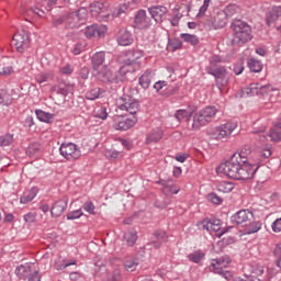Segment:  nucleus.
Wrapping results in <instances>:
<instances>
[{
  "instance_id": "1",
  "label": "nucleus",
  "mask_w": 281,
  "mask_h": 281,
  "mask_svg": "<svg viewBox=\"0 0 281 281\" xmlns=\"http://www.w3.org/2000/svg\"><path fill=\"white\" fill-rule=\"evenodd\" d=\"M216 172L237 181H248V179H254L256 167L249 162H244V160L240 159V156L233 154L229 160L222 162L216 168Z\"/></svg>"
},
{
  "instance_id": "2",
  "label": "nucleus",
  "mask_w": 281,
  "mask_h": 281,
  "mask_svg": "<svg viewBox=\"0 0 281 281\" xmlns=\"http://www.w3.org/2000/svg\"><path fill=\"white\" fill-rule=\"evenodd\" d=\"M241 93L245 95H258L262 100H269L270 102H276L280 91L271 85L260 86V83H250L249 87H246L241 90Z\"/></svg>"
},
{
  "instance_id": "3",
  "label": "nucleus",
  "mask_w": 281,
  "mask_h": 281,
  "mask_svg": "<svg viewBox=\"0 0 281 281\" xmlns=\"http://www.w3.org/2000/svg\"><path fill=\"white\" fill-rule=\"evenodd\" d=\"M231 29L233 30V45H245V43H249L251 40V26L247 24V22L241 20H234L231 24Z\"/></svg>"
},
{
  "instance_id": "4",
  "label": "nucleus",
  "mask_w": 281,
  "mask_h": 281,
  "mask_svg": "<svg viewBox=\"0 0 281 281\" xmlns=\"http://www.w3.org/2000/svg\"><path fill=\"white\" fill-rule=\"evenodd\" d=\"M124 75H126V71H123L122 67L120 70H115L109 66H102L101 70L95 72L100 82L110 85H117L119 82H122L124 80Z\"/></svg>"
},
{
  "instance_id": "5",
  "label": "nucleus",
  "mask_w": 281,
  "mask_h": 281,
  "mask_svg": "<svg viewBox=\"0 0 281 281\" xmlns=\"http://www.w3.org/2000/svg\"><path fill=\"white\" fill-rule=\"evenodd\" d=\"M216 113H218L216 106H206L200 110L193 116V131H199V128H201L202 126H207V124H210L214 120V117H216Z\"/></svg>"
},
{
  "instance_id": "6",
  "label": "nucleus",
  "mask_w": 281,
  "mask_h": 281,
  "mask_svg": "<svg viewBox=\"0 0 281 281\" xmlns=\"http://www.w3.org/2000/svg\"><path fill=\"white\" fill-rule=\"evenodd\" d=\"M88 11L85 8H80L78 11L65 13L66 16V27L74 30L85 25L87 22Z\"/></svg>"
},
{
  "instance_id": "7",
  "label": "nucleus",
  "mask_w": 281,
  "mask_h": 281,
  "mask_svg": "<svg viewBox=\"0 0 281 281\" xmlns=\"http://www.w3.org/2000/svg\"><path fill=\"white\" fill-rule=\"evenodd\" d=\"M116 104L121 111H126L133 117L139 113V101L128 94L119 98Z\"/></svg>"
},
{
  "instance_id": "8",
  "label": "nucleus",
  "mask_w": 281,
  "mask_h": 281,
  "mask_svg": "<svg viewBox=\"0 0 281 281\" xmlns=\"http://www.w3.org/2000/svg\"><path fill=\"white\" fill-rule=\"evenodd\" d=\"M236 128H238V123L227 122L217 127L210 128L207 133L213 139H225V137H229Z\"/></svg>"
},
{
  "instance_id": "9",
  "label": "nucleus",
  "mask_w": 281,
  "mask_h": 281,
  "mask_svg": "<svg viewBox=\"0 0 281 281\" xmlns=\"http://www.w3.org/2000/svg\"><path fill=\"white\" fill-rule=\"evenodd\" d=\"M139 58H144V52L130 50L127 53V59L122 66V71H125V74H133L134 71H137V69H139Z\"/></svg>"
},
{
  "instance_id": "10",
  "label": "nucleus",
  "mask_w": 281,
  "mask_h": 281,
  "mask_svg": "<svg viewBox=\"0 0 281 281\" xmlns=\"http://www.w3.org/2000/svg\"><path fill=\"white\" fill-rule=\"evenodd\" d=\"M227 265H229V257H220L211 260L209 269L213 273L223 276V278H232V272L227 270Z\"/></svg>"
},
{
  "instance_id": "11",
  "label": "nucleus",
  "mask_w": 281,
  "mask_h": 281,
  "mask_svg": "<svg viewBox=\"0 0 281 281\" xmlns=\"http://www.w3.org/2000/svg\"><path fill=\"white\" fill-rule=\"evenodd\" d=\"M59 153L67 161H76L82 157V151H80L78 145L74 143H63Z\"/></svg>"
},
{
  "instance_id": "12",
  "label": "nucleus",
  "mask_w": 281,
  "mask_h": 281,
  "mask_svg": "<svg viewBox=\"0 0 281 281\" xmlns=\"http://www.w3.org/2000/svg\"><path fill=\"white\" fill-rule=\"evenodd\" d=\"M206 72L214 76L218 89H221V87H227L229 83V72H227V69L224 66H218L214 69L206 68Z\"/></svg>"
},
{
  "instance_id": "13",
  "label": "nucleus",
  "mask_w": 281,
  "mask_h": 281,
  "mask_svg": "<svg viewBox=\"0 0 281 281\" xmlns=\"http://www.w3.org/2000/svg\"><path fill=\"white\" fill-rule=\"evenodd\" d=\"M199 229H205L206 232H214L218 238L225 234V231L221 232V220H204L198 223Z\"/></svg>"
},
{
  "instance_id": "14",
  "label": "nucleus",
  "mask_w": 281,
  "mask_h": 281,
  "mask_svg": "<svg viewBox=\"0 0 281 281\" xmlns=\"http://www.w3.org/2000/svg\"><path fill=\"white\" fill-rule=\"evenodd\" d=\"M13 43L15 45L16 52L23 54L27 47H30V35L25 31H21L13 35Z\"/></svg>"
},
{
  "instance_id": "15",
  "label": "nucleus",
  "mask_w": 281,
  "mask_h": 281,
  "mask_svg": "<svg viewBox=\"0 0 281 281\" xmlns=\"http://www.w3.org/2000/svg\"><path fill=\"white\" fill-rule=\"evenodd\" d=\"M90 14L94 19H109V7L103 2H92L90 4Z\"/></svg>"
},
{
  "instance_id": "16",
  "label": "nucleus",
  "mask_w": 281,
  "mask_h": 281,
  "mask_svg": "<svg viewBox=\"0 0 281 281\" xmlns=\"http://www.w3.org/2000/svg\"><path fill=\"white\" fill-rule=\"evenodd\" d=\"M249 221H254V213L247 210H241L232 216V223L245 227L249 224Z\"/></svg>"
},
{
  "instance_id": "17",
  "label": "nucleus",
  "mask_w": 281,
  "mask_h": 281,
  "mask_svg": "<svg viewBox=\"0 0 281 281\" xmlns=\"http://www.w3.org/2000/svg\"><path fill=\"white\" fill-rule=\"evenodd\" d=\"M134 25L138 30H146L150 25H153V20L150 19V16H148L146 11L139 10L135 15Z\"/></svg>"
},
{
  "instance_id": "18",
  "label": "nucleus",
  "mask_w": 281,
  "mask_h": 281,
  "mask_svg": "<svg viewBox=\"0 0 281 281\" xmlns=\"http://www.w3.org/2000/svg\"><path fill=\"white\" fill-rule=\"evenodd\" d=\"M225 19V13L220 11L206 21V25H209L211 30H221L227 25V21Z\"/></svg>"
},
{
  "instance_id": "19",
  "label": "nucleus",
  "mask_w": 281,
  "mask_h": 281,
  "mask_svg": "<svg viewBox=\"0 0 281 281\" xmlns=\"http://www.w3.org/2000/svg\"><path fill=\"white\" fill-rule=\"evenodd\" d=\"M106 30H108L106 25L93 24V25L87 26L85 31V35L87 36V38H93V36H98L99 38H102V36L106 34Z\"/></svg>"
},
{
  "instance_id": "20",
  "label": "nucleus",
  "mask_w": 281,
  "mask_h": 281,
  "mask_svg": "<svg viewBox=\"0 0 281 281\" xmlns=\"http://www.w3.org/2000/svg\"><path fill=\"white\" fill-rule=\"evenodd\" d=\"M67 205H68V200L67 198H63L60 200H57L52 209H50V214L54 218H58V216H63V214L65 213V211L67 210Z\"/></svg>"
},
{
  "instance_id": "21",
  "label": "nucleus",
  "mask_w": 281,
  "mask_h": 281,
  "mask_svg": "<svg viewBox=\"0 0 281 281\" xmlns=\"http://www.w3.org/2000/svg\"><path fill=\"white\" fill-rule=\"evenodd\" d=\"M148 11L155 23H161V21H164V16L168 13V9L164 5L151 7Z\"/></svg>"
},
{
  "instance_id": "22",
  "label": "nucleus",
  "mask_w": 281,
  "mask_h": 281,
  "mask_svg": "<svg viewBox=\"0 0 281 281\" xmlns=\"http://www.w3.org/2000/svg\"><path fill=\"white\" fill-rule=\"evenodd\" d=\"M104 59H105V55L103 52L95 53L92 56L93 71L98 74V71L102 70V67H106V65H104Z\"/></svg>"
},
{
  "instance_id": "23",
  "label": "nucleus",
  "mask_w": 281,
  "mask_h": 281,
  "mask_svg": "<svg viewBox=\"0 0 281 281\" xmlns=\"http://www.w3.org/2000/svg\"><path fill=\"white\" fill-rule=\"evenodd\" d=\"M117 43L122 47H126L128 45H132L133 43V35H131V32L126 30H121L119 37H117Z\"/></svg>"
},
{
  "instance_id": "24",
  "label": "nucleus",
  "mask_w": 281,
  "mask_h": 281,
  "mask_svg": "<svg viewBox=\"0 0 281 281\" xmlns=\"http://www.w3.org/2000/svg\"><path fill=\"white\" fill-rule=\"evenodd\" d=\"M168 240V234L164 231H157L154 233V240L151 245H154L155 249H159L164 243Z\"/></svg>"
},
{
  "instance_id": "25",
  "label": "nucleus",
  "mask_w": 281,
  "mask_h": 281,
  "mask_svg": "<svg viewBox=\"0 0 281 281\" xmlns=\"http://www.w3.org/2000/svg\"><path fill=\"white\" fill-rule=\"evenodd\" d=\"M137 124V116H133L132 119H126L125 121H121L114 125L116 131H128V128H133Z\"/></svg>"
},
{
  "instance_id": "26",
  "label": "nucleus",
  "mask_w": 281,
  "mask_h": 281,
  "mask_svg": "<svg viewBox=\"0 0 281 281\" xmlns=\"http://www.w3.org/2000/svg\"><path fill=\"white\" fill-rule=\"evenodd\" d=\"M164 137V131L161 128H156L149 132L146 136L145 144H157Z\"/></svg>"
},
{
  "instance_id": "27",
  "label": "nucleus",
  "mask_w": 281,
  "mask_h": 281,
  "mask_svg": "<svg viewBox=\"0 0 281 281\" xmlns=\"http://www.w3.org/2000/svg\"><path fill=\"white\" fill-rule=\"evenodd\" d=\"M155 77V72L150 70H146L139 78V85L143 89H148L150 87V82H153V78Z\"/></svg>"
},
{
  "instance_id": "28",
  "label": "nucleus",
  "mask_w": 281,
  "mask_h": 281,
  "mask_svg": "<svg viewBox=\"0 0 281 281\" xmlns=\"http://www.w3.org/2000/svg\"><path fill=\"white\" fill-rule=\"evenodd\" d=\"M244 227H245V234H248V235L257 234V232H260V229H262V223L254 221V217H252V220H249L248 225Z\"/></svg>"
},
{
  "instance_id": "29",
  "label": "nucleus",
  "mask_w": 281,
  "mask_h": 281,
  "mask_svg": "<svg viewBox=\"0 0 281 281\" xmlns=\"http://www.w3.org/2000/svg\"><path fill=\"white\" fill-rule=\"evenodd\" d=\"M222 12L226 19H234L240 12V8L236 4H229Z\"/></svg>"
},
{
  "instance_id": "30",
  "label": "nucleus",
  "mask_w": 281,
  "mask_h": 281,
  "mask_svg": "<svg viewBox=\"0 0 281 281\" xmlns=\"http://www.w3.org/2000/svg\"><path fill=\"white\" fill-rule=\"evenodd\" d=\"M247 65L250 71H252L254 74H260L262 71V63L258 59H248Z\"/></svg>"
},
{
  "instance_id": "31",
  "label": "nucleus",
  "mask_w": 281,
  "mask_h": 281,
  "mask_svg": "<svg viewBox=\"0 0 281 281\" xmlns=\"http://www.w3.org/2000/svg\"><path fill=\"white\" fill-rule=\"evenodd\" d=\"M233 155L239 156L241 161H244V162H246V164H249L248 157H249V155H251V146L245 145V146L240 149V151H237V153H235V154H233Z\"/></svg>"
},
{
  "instance_id": "32",
  "label": "nucleus",
  "mask_w": 281,
  "mask_h": 281,
  "mask_svg": "<svg viewBox=\"0 0 281 281\" xmlns=\"http://www.w3.org/2000/svg\"><path fill=\"white\" fill-rule=\"evenodd\" d=\"M216 188L218 192L229 193L232 192V190H234L235 186H234V182L222 181L217 183Z\"/></svg>"
},
{
  "instance_id": "33",
  "label": "nucleus",
  "mask_w": 281,
  "mask_h": 281,
  "mask_svg": "<svg viewBox=\"0 0 281 281\" xmlns=\"http://www.w3.org/2000/svg\"><path fill=\"white\" fill-rule=\"evenodd\" d=\"M35 80L38 85H43V82H52V80H54V72H41L35 77Z\"/></svg>"
},
{
  "instance_id": "34",
  "label": "nucleus",
  "mask_w": 281,
  "mask_h": 281,
  "mask_svg": "<svg viewBox=\"0 0 281 281\" xmlns=\"http://www.w3.org/2000/svg\"><path fill=\"white\" fill-rule=\"evenodd\" d=\"M124 240L128 245V247H133L135 243H137V231H128L124 234Z\"/></svg>"
},
{
  "instance_id": "35",
  "label": "nucleus",
  "mask_w": 281,
  "mask_h": 281,
  "mask_svg": "<svg viewBox=\"0 0 281 281\" xmlns=\"http://www.w3.org/2000/svg\"><path fill=\"white\" fill-rule=\"evenodd\" d=\"M52 91H54L55 93H58L59 95L67 97L69 94V91H74V86L71 85H68L65 87L54 86L52 88Z\"/></svg>"
},
{
  "instance_id": "36",
  "label": "nucleus",
  "mask_w": 281,
  "mask_h": 281,
  "mask_svg": "<svg viewBox=\"0 0 281 281\" xmlns=\"http://www.w3.org/2000/svg\"><path fill=\"white\" fill-rule=\"evenodd\" d=\"M36 194H38V189L33 188V189H31V191L29 193L24 194L20 199V202L23 204L30 203L31 201H34V199L36 198Z\"/></svg>"
},
{
  "instance_id": "37",
  "label": "nucleus",
  "mask_w": 281,
  "mask_h": 281,
  "mask_svg": "<svg viewBox=\"0 0 281 281\" xmlns=\"http://www.w3.org/2000/svg\"><path fill=\"white\" fill-rule=\"evenodd\" d=\"M124 269H126L127 271H135V269H137V267H139V259H126L123 263Z\"/></svg>"
},
{
  "instance_id": "38",
  "label": "nucleus",
  "mask_w": 281,
  "mask_h": 281,
  "mask_svg": "<svg viewBox=\"0 0 281 281\" xmlns=\"http://www.w3.org/2000/svg\"><path fill=\"white\" fill-rule=\"evenodd\" d=\"M102 93H104V90L100 88H93L86 93V100H98V98H101Z\"/></svg>"
},
{
  "instance_id": "39",
  "label": "nucleus",
  "mask_w": 281,
  "mask_h": 281,
  "mask_svg": "<svg viewBox=\"0 0 281 281\" xmlns=\"http://www.w3.org/2000/svg\"><path fill=\"white\" fill-rule=\"evenodd\" d=\"M30 267H25V266H20L15 269V274L18 276V278H20L21 280H25L26 278H29L30 276Z\"/></svg>"
},
{
  "instance_id": "40",
  "label": "nucleus",
  "mask_w": 281,
  "mask_h": 281,
  "mask_svg": "<svg viewBox=\"0 0 281 281\" xmlns=\"http://www.w3.org/2000/svg\"><path fill=\"white\" fill-rule=\"evenodd\" d=\"M180 38H182L184 43H190V45H199V37H196V35L182 33L180 34Z\"/></svg>"
},
{
  "instance_id": "41",
  "label": "nucleus",
  "mask_w": 281,
  "mask_h": 281,
  "mask_svg": "<svg viewBox=\"0 0 281 281\" xmlns=\"http://www.w3.org/2000/svg\"><path fill=\"white\" fill-rule=\"evenodd\" d=\"M278 15L276 13H273V9H271L268 13H266V23L269 27H271V25H276V23L278 22Z\"/></svg>"
},
{
  "instance_id": "42",
  "label": "nucleus",
  "mask_w": 281,
  "mask_h": 281,
  "mask_svg": "<svg viewBox=\"0 0 281 281\" xmlns=\"http://www.w3.org/2000/svg\"><path fill=\"white\" fill-rule=\"evenodd\" d=\"M35 113L40 122H49L54 117V114L47 113L43 110H37Z\"/></svg>"
},
{
  "instance_id": "43",
  "label": "nucleus",
  "mask_w": 281,
  "mask_h": 281,
  "mask_svg": "<svg viewBox=\"0 0 281 281\" xmlns=\"http://www.w3.org/2000/svg\"><path fill=\"white\" fill-rule=\"evenodd\" d=\"M41 150V144L38 143H33L31 144L27 149H26V155L29 157H34V155H36V153H38Z\"/></svg>"
},
{
  "instance_id": "44",
  "label": "nucleus",
  "mask_w": 281,
  "mask_h": 281,
  "mask_svg": "<svg viewBox=\"0 0 281 281\" xmlns=\"http://www.w3.org/2000/svg\"><path fill=\"white\" fill-rule=\"evenodd\" d=\"M12 142H14V136L12 134L0 136V146H10Z\"/></svg>"
},
{
  "instance_id": "45",
  "label": "nucleus",
  "mask_w": 281,
  "mask_h": 281,
  "mask_svg": "<svg viewBox=\"0 0 281 281\" xmlns=\"http://www.w3.org/2000/svg\"><path fill=\"white\" fill-rule=\"evenodd\" d=\"M269 137H270L271 142H280L281 131L278 130V127H273L272 130H270Z\"/></svg>"
},
{
  "instance_id": "46",
  "label": "nucleus",
  "mask_w": 281,
  "mask_h": 281,
  "mask_svg": "<svg viewBox=\"0 0 281 281\" xmlns=\"http://www.w3.org/2000/svg\"><path fill=\"white\" fill-rule=\"evenodd\" d=\"M176 120L181 122V120H188L190 117V111L188 110H178L175 114Z\"/></svg>"
},
{
  "instance_id": "47",
  "label": "nucleus",
  "mask_w": 281,
  "mask_h": 281,
  "mask_svg": "<svg viewBox=\"0 0 281 281\" xmlns=\"http://www.w3.org/2000/svg\"><path fill=\"white\" fill-rule=\"evenodd\" d=\"M205 255L201 251H195L191 255H189V260H191V262H201V260H203V257Z\"/></svg>"
},
{
  "instance_id": "48",
  "label": "nucleus",
  "mask_w": 281,
  "mask_h": 281,
  "mask_svg": "<svg viewBox=\"0 0 281 281\" xmlns=\"http://www.w3.org/2000/svg\"><path fill=\"white\" fill-rule=\"evenodd\" d=\"M222 59L218 55H214L212 58H211V61H210V65L206 67V69H218V66H217V63H221Z\"/></svg>"
},
{
  "instance_id": "49",
  "label": "nucleus",
  "mask_w": 281,
  "mask_h": 281,
  "mask_svg": "<svg viewBox=\"0 0 281 281\" xmlns=\"http://www.w3.org/2000/svg\"><path fill=\"white\" fill-rule=\"evenodd\" d=\"M85 213H82V210H76L67 214L68 221H76V218H80Z\"/></svg>"
},
{
  "instance_id": "50",
  "label": "nucleus",
  "mask_w": 281,
  "mask_h": 281,
  "mask_svg": "<svg viewBox=\"0 0 281 281\" xmlns=\"http://www.w3.org/2000/svg\"><path fill=\"white\" fill-rule=\"evenodd\" d=\"M105 157L108 159H120V157H122V151L108 150V151H105Z\"/></svg>"
},
{
  "instance_id": "51",
  "label": "nucleus",
  "mask_w": 281,
  "mask_h": 281,
  "mask_svg": "<svg viewBox=\"0 0 281 281\" xmlns=\"http://www.w3.org/2000/svg\"><path fill=\"white\" fill-rule=\"evenodd\" d=\"M207 199L211 203H214V205H221V203H223V199H221L216 193L209 194Z\"/></svg>"
},
{
  "instance_id": "52",
  "label": "nucleus",
  "mask_w": 281,
  "mask_h": 281,
  "mask_svg": "<svg viewBox=\"0 0 281 281\" xmlns=\"http://www.w3.org/2000/svg\"><path fill=\"white\" fill-rule=\"evenodd\" d=\"M83 210L88 212V214H92L93 216L95 214V205L93 204V202H86L83 204Z\"/></svg>"
},
{
  "instance_id": "53",
  "label": "nucleus",
  "mask_w": 281,
  "mask_h": 281,
  "mask_svg": "<svg viewBox=\"0 0 281 281\" xmlns=\"http://www.w3.org/2000/svg\"><path fill=\"white\" fill-rule=\"evenodd\" d=\"M274 256L277 258V267L281 269V244L274 248Z\"/></svg>"
},
{
  "instance_id": "54",
  "label": "nucleus",
  "mask_w": 281,
  "mask_h": 281,
  "mask_svg": "<svg viewBox=\"0 0 281 281\" xmlns=\"http://www.w3.org/2000/svg\"><path fill=\"white\" fill-rule=\"evenodd\" d=\"M94 117H98L99 120H106V117H109L106 108H100V110L94 114Z\"/></svg>"
},
{
  "instance_id": "55",
  "label": "nucleus",
  "mask_w": 281,
  "mask_h": 281,
  "mask_svg": "<svg viewBox=\"0 0 281 281\" xmlns=\"http://www.w3.org/2000/svg\"><path fill=\"white\" fill-rule=\"evenodd\" d=\"M66 25V16H65V13L64 14H61L59 18H55L54 20H53V25L55 26V27H58L59 25Z\"/></svg>"
},
{
  "instance_id": "56",
  "label": "nucleus",
  "mask_w": 281,
  "mask_h": 281,
  "mask_svg": "<svg viewBox=\"0 0 281 281\" xmlns=\"http://www.w3.org/2000/svg\"><path fill=\"white\" fill-rule=\"evenodd\" d=\"M212 0H204L203 1V5L200 8L198 16H203V14H205V12H207V9L210 8V2Z\"/></svg>"
},
{
  "instance_id": "57",
  "label": "nucleus",
  "mask_w": 281,
  "mask_h": 281,
  "mask_svg": "<svg viewBox=\"0 0 281 281\" xmlns=\"http://www.w3.org/2000/svg\"><path fill=\"white\" fill-rule=\"evenodd\" d=\"M60 74H63L64 76H70V74H74V68L71 65H66L64 67L60 68Z\"/></svg>"
},
{
  "instance_id": "58",
  "label": "nucleus",
  "mask_w": 281,
  "mask_h": 281,
  "mask_svg": "<svg viewBox=\"0 0 281 281\" xmlns=\"http://www.w3.org/2000/svg\"><path fill=\"white\" fill-rule=\"evenodd\" d=\"M0 98L5 106H10V104H12V97L8 93H2Z\"/></svg>"
},
{
  "instance_id": "59",
  "label": "nucleus",
  "mask_w": 281,
  "mask_h": 281,
  "mask_svg": "<svg viewBox=\"0 0 281 281\" xmlns=\"http://www.w3.org/2000/svg\"><path fill=\"white\" fill-rule=\"evenodd\" d=\"M25 223H36V213H27L24 215Z\"/></svg>"
},
{
  "instance_id": "60",
  "label": "nucleus",
  "mask_w": 281,
  "mask_h": 281,
  "mask_svg": "<svg viewBox=\"0 0 281 281\" xmlns=\"http://www.w3.org/2000/svg\"><path fill=\"white\" fill-rule=\"evenodd\" d=\"M183 14L181 13H177L176 15H173V18L171 19L170 23L173 27H177V25H179V21H181Z\"/></svg>"
},
{
  "instance_id": "61",
  "label": "nucleus",
  "mask_w": 281,
  "mask_h": 281,
  "mask_svg": "<svg viewBox=\"0 0 281 281\" xmlns=\"http://www.w3.org/2000/svg\"><path fill=\"white\" fill-rule=\"evenodd\" d=\"M170 45L171 47H173V49H181L183 43L179 38H175L173 41H171Z\"/></svg>"
},
{
  "instance_id": "62",
  "label": "nucleus",
  "mask_w": 281,
  "mask_h": 281,
  "mask_svg": "<svg viewBox=\"0 0 281 281\" xmlns=\"http://www.w3.org/2000/svg\"><path fill=\"white\" fill-rule=\"evenodd\" d=\"M273 232L280 233L281 232V217L277 218L272 224Z\"/></svg>"
},
{
  "instance_id": "63",
  "label": "nucleus",
  "mask_w": 281,
  "mask_h": 281,
  "mask_svg": "<svg viewBox=\"0 0 281 281\" xmlns=\"http://www.w3.org/2000/svg\"><path fill=\"white\" fill-rule=\"evenodd\" d=\"M29 281H41V276H38V271H34L33 273H29Z\"/></svg>"
},
{
  "instance_id": "64",
  "label": "nucleus",
  "mask_w": 281,
  "mask_h": 281,
  "mask_svg": "<svg viewBox=\"0 0 281 281\" xmlns=\"http://www.w3.org/2000/svg\"><path fill=\"white\" fill-rule=\"evenodd\" d=\"M273 14H276L279 19H281V5L272 7Z\"/></svg>"
}]
</instances>
